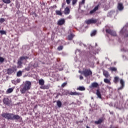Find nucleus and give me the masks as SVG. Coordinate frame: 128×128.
<instances>
[{
  "mask_svg": "<svg viewBox=\"0 0 128 128\" xmlns=\"http://www.w3.org/2000/svg\"><path fill=\"white\" fill-rule=\"evenodd\" d=\"M76 2H78V0H72V4L74 5L76 4Z\"/></svg>",
  "mask_w": 128,
  "mask_h": 128,
  "instance_id": "38",
  "label": "nucleus"
},
{
  "mask_svg": "<svg viewBox=\"0 0 128 128\" xmlns=\"http://www.w3.org/2000/svg\"><path fill=\"white\" fill-rule=\"evenodd\" d=\"M96 95L97 96L98 98H102V94H100V90H97L96 91Z\"/></svg>",
  "mask_w": 128,
  "mask_h": 128,
  "instance_id": "17",
  "label": "nucleus"
},
{
  "mask_svg": "<svg viewBox=\"0 0 128 128\" xmlns=\"http://www.w3.org/2000/svg\"><path fill=\"white\" fill-rule=\"evenodd\" d=\"M81 74H84L86 78H88V76H90L92 74V72L90 69H84Z\"/></svg>",
  "mask_w": 128,
  "mask_h": 128,
  "instance_id": "2",
  "label": "nucleus"
},
{
  "mask_svg": "<svg viewBox=\"0 0 128 128\" xmlns=\"http://www.w3.org/2000/svg\"><path fill=\"white\" fill-rule=\"evenodd\" d=\"M106 30V34H108L110 36H112V31L110 30V27L108 26H106L103 30V32Z\"/></svg>",
  "mask_w": 128,
  "mask_h": 128,
  "instance_id": "4",
  "label": "nucleus"
},
{
  "mask_svg": "<svg viewBox=\"0 0 128 128\" xmlns=\"http://www.w3.org/2000/svg\"><path fill=\"white\" fill-rule=\"evenodd\" d=\"M16 76L18 77L22 76V72L18 71L16 74Z\"/></svg>",
  "mask_w": 128,
  "mask_h": 128,
  "instance_id": "28",
  "label": "nucleus"
},
{
  "mask_svg": "<svg viewBox=\"0 0 128 128\" xmlns=\"http://www.w3.org/2000/svg\"><path fill=\"white\" fill-rule=\"evenodd\" d=\"M70 96H78L80 93L76 92H70Z\"/></svg>",
  "mask_w": 128,
  "mask_h": 128,
  "instance_id": "26",
  "label": "nucleus"
},
{
  "mask_svg": "<svg viewBox=\"0 0 128 128\" xmlns=\"http://www.w3.org/2000/svg\"><path fill=\"white\" fill-rule=\"evenodd\" d=\"M103 74L104 76H106V78H108L110 76V74H108V71L104 70Z\"/></svg>",
  "mask_w": 128,
  "mask_h": 128,
  "instance_id": "20",
  "label": "nucleus"
},
{
  "mask_svg": "<svg viewBox=\"0 0 128 128\" xmlns=\"http://www.w3.org/2000/svg\"><path fill=\"white\" fill-rule=\"evenodd\" d=\"M72 18V16H69L68 17H67V19H70Z\"/></svg>",
  "mask_w": 128,
  "mask_h": 128,
  "instance_id": "46",
  "label": "nucleus"
},
{
  "mask_svg": "<svg viewBox=\"0 0 128 128\" xmlns=\"http://www.w3.org/2000/svg\"><path fill=\"white\" fill-rule=\"evenodd\" d=\"M80 72V70H79V72Z\"/></svg>",
  "mask_w": 128,
  "mask_h": 128,
  "instance_id": "50",
  "label": "nucleus"
},
{
  "mask_svg": "<svg viewBox=\"0 0 128 128\" xmlns=\"http://www.w3.org/2000/svg\"><path fill=\"white\" fill-rule=\"evenodd\" d=\"M2 118H6L7 120H12V114L10 113H3L2 114Z\"/></svg>",
  "mask_w": 128,
  "mask_h": 128,
  "instance_id": "3",
  "label": "nucleus"
},
{
  "mask_svg": "<svg viewBox=\"0 0 128 128\" xmlns=\"http://www.w3.org/2000/svg\"><path fill=\"white\" fill-rule=\"evenodd\" d=\"M118 8L119 10H124V6L122 5V4H118Z\"/></svg>",
  "mask_w": 128,
  "mask_h": 128,
  "instance_id": "16",
  "label": "nucleus"
},
{
  "mask_svg": "<svg viewBox=\"0 0 128 128\" xmlns=\"http://www.w3.org/2000/svg\"><path fill=\"white\" fill-rule=\"evenodd\" d=\"M116 70H117L116 68L114 67L112 68V72H116Z\"/></svg>",
  "mask_w": 128,
  "mask_h": 128,
  "instance_id": "43",
  "label": "nucleus"
},
{
  "mask_svg": "<svg viewBox=\"0 0 128 128\" xmlns=\"http://www.w3.org/2000/svg\"><path fill=\"white\" fill-rule=\"evenodd\" d=\"M62 6H64V4L62 5Z\"/></svg>",
  "mask_w": 128,
  "mask_h": 128,
  "instance_id": "51",
  "label": "nucleus"
},
{
  "mask_svg": "<svg viewBox=\"0 0 128 128\" xmlns=\"http://www.w3.org/2000/svg\"><path fill=\"white\" fill-rule=\"evenodd\" d=\"M119 80H120V78H118V76H116L114 78V82H115V84H118V82Z\"/></svg>",
  "mask_w": 128,
  "mask_h": 128,
  "instance_id": "25",
  "label": "nucleus"
},
{
  "mask_svg": "<svg viewBox=\"0 0 128 128\" xmlns=\"http://www.w3.org/2000/svg\"><path fill=\"white\" fill-rule=\"evenodd\" d=\"M0 34H6V32L4 30H0Z\"/></svg>",
  "mask_w": 128,
  "mask_h": 128,
  "instance_id": "36",
  "label": "nucleus"
},
{
  "mask_svg": "<svg viewBox=\"0 0 128 128\" xmlns=\"http://www.w3.org/2000/svg\"><path fill=\"white\" fill-rule=\"evenodd\" d=\"M20 116L18 114L14 115L13 114H12V120H20Z\"/></svg>",
  "mask_w": 128,
  "mask_h": 128,
  "instance_id": "11",
  "label": "nucleus"
},
{
  "mask_svg": "<svg viewBox=\"0 0 128 128\" xmlns=\"http://www.w3.org/2000/svg\"><path fill=\"white\" fill-rule=\"evenodd\" d=\"M78 50H76V52H78Z\"/></svg>",
  "mask_w": 128,
  "mask_h": 128,
  "instance_id": "54",
  "label": "nucleus"
},
{
  "mask_svg": "<svg viewBox=\"0 0 128 128\" xmlns=\"http://www.w3.org/2000/svg\"><path fill=\"white\" fill-rule=\"evenodd\" d=\"M56 14L57 16H62V11L56 10Z\"/></svg>",
  "mask_w": 128,
  "mask_h": 128,
  "instance_id": "24",
  "label": "nucleus"
},
{
  "mask_svg": "<svg viewBox=\"0 0 128 128\" xmlns=\"http://www.w3.org/2000/svg\"><path fill=\"white\" fill-rule=\"evenodd\" d=\"M64 19H60L58 22V26H62L64 24Z\"/></svg>",
  "mask_w": 128,
  "mask_h": 128,
  "instance_id": "14",
  "label": "nucleus"
},
{
  "mask_svg": "<svg viewBox=\"0 0 128 128\" xmlns=\"http://www.w3.org/2000/svg\"><path fill=\"white\" fill-rule=\"evenodd\" d=\"M12 92H14V88H10L6 91V93L10 94Z\"/></svg>",
  "mask_w": 128,
  "mask_h": 128,
  "instance_id": "23",
  "label": "nucleus"
},
{
  "mask_svg": "<svg viewBox=\"0 0 128 128\" xmlns=\"http://www.w3.org/2000/svg\"><path fill=\"white\" fill-rule=\"evenodd\" d=\"M3 102L6 106H10L12 104V100L8 99V98H4L3 100Z\"/></svg>",
  "mask_w": 128,
  "mask_h": 128,
  "instance_id": "7",
  "label": "nucleus"
},
{
  "mask_svg": "<svg viewBox=\"0 0 128 128\" xmlns=\"http://www.w3.org/2000/svg\"><path fill=\"white\" fill-rule=\"evenodd\" d=\"M107 16H110V18H111V16H112V12H108Z\"/></svg>",
  "mask_w": 128,
  "mask_h": 128,
  "instance_id": "34",
  "label": "nucleus"
},
{
  "mask_svg": "<svg viewBox=\"0 0 128 128\" xmlns=\"http://www.w3.org/2000/svg\"><path fill=\"white\" fill-rule=\"evenodd\" d=\"M78 90H85L86 88L84 86H80L79 88H77Z\"/></svg>",
  "mask_w": 128,
  "mask_h": 128,
  "instance_id": "30",
  "label": "nucleus"
},
{
  "mask_svg": "<svg viewBox=\"0 0 128 128\" xmlns=\"http://www.w3.org/2000/svg\"><path fill=\"white\" fill-rule=\"evenodd\" d=\"M79 44H80V46H84V48H86V46L84 44L82 43V42H80Z\"/></svg>",
  "mask_w": 128,
  "mask_h": 128,
  "instance_id": "39",
  "label": "nucleus"
},
{
  "mask_svg": "<svg viewBox=\"0 0 128 128\" xmlns=\"http://www.w3.org/2000/svg\"><path fill=\"white\" fill-rule=\"evenodd\" d=\"M96 22H98V20L94 19V18L86 20V23L87 24H96Z\"/></svg>",
  "mask_w": 128,
  "mask_h": 128,
  "instance_id": "5",
  "label": "nucleus"
},
{
  "mask_svg": "<svg viewBox=\"0 0 128 128\" xmlns=\"http://www.w3.org/2000/svg\"><path fill=\"white\" fill-rule=\"evenodd\" d=\"M4 22V18H1L0 19V22Z\"/></svg>",
  "mask_w": 128,
  "mask_h": 128,
  "instance_id": "41",
  "label": "nucleus"
},
{
  "mask_svg": "<svg viewBox=\"0 0 128 128\" xmlns=\"http://www.w3.org/2000/svg\"><path fill=\"white\" fill-rule=\"evenodd\" d=\"M40 88H42V87H40Z\"/></svg>",
  "mask_w": 128,
  "mask_h": 128,
  "instance_id": "52",
  "label": "nucleus"
},
{
  "mask_svg": "<svg viewBox=\"0 0 128 128\" xmlns=\"http://www.w3.org/2000/svg\"><path fill=\"white\" fill-rule=\"evenodd\" d=\"M66 4H70V0H66Z\"/></svg>",
  "mask_w": 128,
  "mask_h": 128,
  "instance_id": "42",
  "label": "nucleus"
},
{
  "mask_svg": "<svg viewBox=\"0 0 128 128\" xmlns=\"http://www.w3.org/2000/svg\"><path fill=\"white\" fill-rule=\"evenodd\" d=\"M16 72V68L14 66L7 70V74H14V72Z\"/></svg>",
  "mask_w": 128,
  "mask_h": 128,
  "instance_id": "6",
  "label": "nucleus"
},
{
  "mask_svg": "<svg viewBox=\"0 0 128 128\" xmlns=\"http://www.w3.org/2000/svg\"><path fill=\"white\" fill-rule=\"evenodd\" d=\"M74 34H70V35L68 36V40H72L74 38Z\"/></svg>",
  "mask_w": 128,
  "mask_h": 128,
  "instance_id": "19",
  "label": "nucleus"
},
{
  "mask_svg": "<svg viewBox=\"0 0 128 128\" xmlns=\"http://www.w3.org/2000/svg\"><path fill=\"white\" fill-rule=\"evenodd\" d=\"M102 122H104V118H101L99 119L98 121H95L94 124H102Z\"/></svg>",
  "mask_w": 128,
  "mask_h": 128,
  "instance_id": "18",
  "label": "nucleus"
},
{
  "mask_svg": "<svg viewBox=\"0 0 128 128\" xmlns=\"http://www.w3.org/2000/svg\"><path fill=\"white\" fill-rule=\"evenodd\" d=\"M16 82H18V83L20 82V79H17Z\"/></svg>",
  "mask_w": 128,
  "mask_h": 128,
  "instance_id": "44",
  "label": "nucleus"
},
{
  "mask_svg": "<svg viewBox=\"0 0 128 128\" xmlns=\"http://www.w3.org/2000/svg\"><path fill=\"white\" fill-rule=\"evenodd\" d=\"M12 82V84H16V81L14 80H13Z\"/></svg>",
  "mask_w": 128,
  "mask_h": 128,
  "instance_id": "47",
  "label": "nucleus"
},
{
  "mask_svg": "<svg viewBox=\"0 0 128 128\" xmlns=\"http://www.w3.org/2000/svg\"><path fill=\"white\" fill-rule=\"evenodd\" d=\"M124 80L122 79H120V84L121 86L119 88H118V90H122L124 88Z\"/></svg>",
  "mask_w": 128,
  "mask_h": 128,
  "instance_id": "8",
  "label": "nucleus"
},
{
  "mask_svg": "<svg viewBox=\"0 0 128 128\" xmlns=\"http://www.w3.org/2000/svg\"><path fill=\"white\" fill-rule=\"evenodd\" d=\"M30 88H32V83L30 82L26 81L25 82L23 88H22L20 89L21 93L25 94L26 92L28 90H30Z\"/></svg>",
  "mask_w": 128,
  "mask_h": 128,
  "instance_id": "1",
  "label": "nucleus"
},
{
  "mask_svg": "<svg viewBox=\"0 0 128 128\" xmlns=\"http://www.w3.org/2000/svg\"><path fill=\"white\" fill-rule=\"evenodd\" d=\"M70 10L68 7H66L64 11V14L68 15L70 14Z\"/></svg>",
  "mask_w": 128,
  "mask_h": 128,
  "instance_id": "12",
  "label": "nucleus"
},
{
  "mask_svg": "<svg viewBox=\"0 0 128 128\" xmlns=\"http://www.w3.org/2000/svg\"><path fill=\"white\" fill-rule=\"evenodd\" d=\"M84 2H85V0H82V1L80 2V4H79L80 8V6H82V4H84Z\"/></svg>",
  "mask_w": 128,
  "mask_h": 128,
  "instance_id": "33",
  "label": "nucleus"
},
{
  "mask_svg": "<svg viewBox=\"0 0 128 128\" xmlns=\"http://www.w3.org/2000/svg\"><path fill=\"white\" fill-rule=\"evenodd\" d=\"M111 70H112V68H111Z\"/></svg>",
  "mask_w": 128,
  "mask_h": 128,
  "instance_id": "49",
  "label": "nucleus"
},
{
  "mask_svg": "<svg viewBox=\"0 0 128 128\" xmlns=\"http://www.w3.org/2000/svg\"><path fill=\"white\" fill-rule=\"evenodd\" d=\"M2 2H4V4H10L11 1L10 0H2Z\"/></svg>",
  "mask_w": 128,
  "mask_h": 128,
  "instance_id": "31",
  "label": "nucleus"
},
{
  "mask_svg": "<svg viewBox=\"0 0 128 128\" xmlns=\"http://www.w3.org/2000/svg\"><path fill=\"white\" fill-rule=\"evenodd\" d=\"M98 6H99L98 5L92 10L90 11V14H94V12H96V10H98Z\"/></svg>",
  "mask_w": 128,
  "mask_h": 128,
  "instance_id": "13",
  "label": "nucleus"
},
{
  "mask_svg": "<svg viewBox=\"0 0 128 128\" xmlns=\"http://www.w3.org/2000/svg\"><path fill=\"white\" fill-rule=\"evenodd\" d=\"M67 84H68V83H67L66 82H65L63 83V84H62V88H64V86H66Z\"/></svg>",
  "mask_w": 128,
  "mask_h": 128,
  "instance_id": "37",
  "label": "nucleus"
},
{
  "mask_svg": "<svg viewBox=\"0 0 128 128\" xmlns=\"http://www.w3.org/2000/svg\"><path fill=\"white\" fill-rule=\"evenodd\" d=\"M62 48H64V46H60L58 48V50H62Z\"/></svg>",
  "mask_w": 128,
  "mask_h": 128,
  "instance_id": "35",
  "label": "nucleus"
},
{
  "mask_svg": "<svg viewBox=\"0 0 128 128\" xmlns=\"http://www.w3.org/2000/svg\"><path fill=\"white\" fill-rule=\"evenodd\" d=\"M125 32V36H128V30H126V27H124L120 30V34H122V32Z\"/></svg>",
  "mask_w": 128,
  "mask_h": 128,
  "instance_id": "15",
  "label": "nucleus"
},
{
  "mask_svg": "<svg viewBox=\"0 0 128 128\" xmlns=\"http://www.w3.org/2000/svg\"><path fill=\"white\" fill-rule=\"evenodd\" d=\"M4 60V58L0 57V62H3Z\"/></svg>",
  "mask_w": 128,
  "mask_h": 128,
  "instance_id": "40",
  "label": "nucleus"
},
{
  "mask_svg": "<svg viewBox=\"0 0 128 128\" xmlns=\"http://www.w3.org/2000/svg\"><path fill=\"white\" fill-rule=\"evenodd\" d=\"M26 58H28L26 56H22L20 58V60L18 61V67L19 68H22V60H26Z\"/></svg>",
  "mask_w": 128,
  "mask_h": 128,
  "instance_id": "9",
  "label": "nucleus"
},
{
  "mask_svg": "<svg viewBox=\"0 0 128 128\" xmlns=\"http://www.w3.org/2000/svg\"><path fill=\"white\" fill-rule=\"evenodd\" d=\"M56 104L58 106V108H61L62 107V102L60 100H58L56 102Z\"/></svg>",
  "mask_w": 128,
  "mask_h": 128,
  "instance_id": "29",
  "label": "nucleus"
},
{
  "mask_svg": "<svg viewBox=\"0 0 128 128\" xmlns=\"http://www.w3.org/2000/svg\"><path fill=\"white\" fill-rule=\"evenodd\" d=\"M96 30H94L93 32H92L90 36H96Z\"/></svg>",
  "mask_w": 128,
  "mask_h": 128,
  "instance_id": "32",
  "label": "nucleus"
},
{
  "mask_svg": "<svg viewBox=\"0 0 128 128\" xmlns=\"http://www.w3.org/2000/svg\"><path fill=\"white\" fill-rule=\"evenodd\" d=\"M114 106L115 108H122V104H119L118 102H116L114 104Z\"/></svg>",
  "mask_w": 128,
  "mask_h": 128,
  "instance_id": "21",
  "label": "nucleus"
},
{
  "mask_svg": "<svg viewBox=\"0 0 128 128\" xmlns=\"http://www.w3.org/2000/svg\"><path fill=\"white\" fill-rule=\"evenodd\" d=\"M80 80H84V77L82 76H80Z\"/></svg>",
  "mask_w": 128,
  "mask_h": 128,
  "instance_id": "45",
  "label": "nucleus"
},
{
  "mask_svg": "<svg viewBox=\"0 0 128 128\" xmlns=\"http://www.w3.org/2000/svg\"><path fill=\"white\" fill-rule=\"evenodd\" d=\"M104 82L108 84H110V81L108 78L104 79Z\"/></svg>",
  "mask_w": 128,
  "mask_h": 128,
  "instance_id": "27",
  "label": "nucleus"
},
{
  "mask_svg": "<svg viewBox=\"0 0 128 128\" xmlns=\"http://www.w3.org/2000/svg\"><path fill=\"white\" fill-rule=\"evenodd\" d=\"M98 46V44H96V46Z\"/></svg>",
  "mask_w": 128,
  "mask_h": 128,
  "instance_id": "48",
  "label": "nucleus"
},
{
  "mask_svg": "<svg viewBox=\"0 0 128 128\" xmlns=\"http://www.w3.org/2000/svg\"><path fill=\"white\" fill-rule=\"evenodd\" d=\"M98 86V84L96 82H92L91 85L89 86L90 88H94Z\"/></svg>",
  "mask_w": 128,
  "mask_h": 128,
  "instance_id": "10",
  "label": "nucleus"
},
{
  "mask_svg": "<svg viewBox=\"0 0 128 128\" xmlns=\"http://www.w3.org/2000/svg\"><path fill=\"white\" fill-rule=\"evenodd\" d=\"M38 84L40 86H44V81L42 79L39 80Z\"/></svg>",
  "mask_w": 128,
  "mask_h": 128,
  "instance_id": "22",
  "label": "nucleus"
},
{
  "mask_svg": "<svg viewBox=\"0 0 128 128\" xmlns=\"http://www.w3.org/2000/svg\"><path fill=\"white\" fill-rule=\"evenodd\" d=\"M114 32H113V36H114Z\"/></svg>",
  "mask_w": 128,
  "mask_h": 128,
  "instance_id": "53",
  "label": "nucleus"
}]
</instances>
